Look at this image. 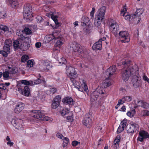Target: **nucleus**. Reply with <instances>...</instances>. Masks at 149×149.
Segmentation results:
<instances>
[{
    "mask_svg": "<svg viewBox=\"0 0 149 149\" xmlns=\"http://www.w3.org/2000/svg\"><path fill=\"white\" fill-rule=\"evenodd\" d=\"M139 135L142 136L144 139H149V134L146 132L142 130L139 132Z\"/></svg>",
    "mask_w": 149,
    "mask_h": 149,
    "instance_id": "nucleus-33",
    "label": "nucleus"
},
{
    "mask_svg": "<svg viewBox=\"0 0 149 149\" xmlns=\"http://www.w3.org/2000/svg\"><path fill=\"white\" fill-rule=\"evenodd\" d=\"M3 79L5 80H8L12 78V75L9 71H5L2 74Z\"/></svg>",
    "mask_w": 149,
    "mask_h": 149,
    "instance_id": "nucleus-30",
    "label": "nucleus"
},
{
    "mask_svg": "<svg viewBox=\"0 0 149 149\" xmlns=\"http://www.w3.org/2000/svg\"><path fill=\"white\" fill-rule=\"evenodd\" d=\"M123 97L121 99H120L118 100V105H120L125 102V101Z\"/></svg>",
    "mask_w": 149,
    "mask_h": 149,
    "instance_id": "nucleus-61",
    "label": "nucleus"
},
{
    "mask_svg": "<svg viewBox=\"0 0 149 149\" xmlns=\"http://www.w3.org/2000/svg\"><path fill=\"white\" fill-rule=\"evenodd\" d=\"M120 139V136L119 135H118L114 141V146L116 148V149H117L119 147V143Z\"/></svg>",
    "mask_w": 149,
    "mask_h": 149,
    "instance_id": "nucleus-29",
    "label": "nucleus"
},
{
    "mask_svg": "<svg viewBox=\"0 0 149 149\" xmlns=\"http://www.w3.org/2000/svg\"><path fill=\"white\" fill-rule=\"evenodd\" d=\"M60 47L57 46L56 45L54 46L52 52L53 55H57L60 52Z\"/></svg>",
    "mask_w": 149,
    "mask_h": 149,
    "instance_id": "nucleus-32",
    "label": "nucleus"
},
{
    "mask_svg": "<svg viewBox=\"0 0 149 149\" xmlns=\"http://www.w3.org/2000/svg\"><path fill=\"white\" fill-rule=\"evenodd\" d=\"M21 83L26 85L33 86L32 81H27L26 80H22L21 81Z\"/></svg>",
    "mask_w": 149,
    "mask_h": 149,
    "instance_id": "nucleus-38",
    "label": "nucleus"
},
{
    "mask_svg": "<svg viewBox=\"0 0 149 149\" xmlns=\"http://www.w3.org/2000/svg\"><path fill=\"white\" fill-rule=\"evenodd\" d=\"M105 93L104 89L100 85L96 90L94 91L91 94L90 100L91 102H93L97 100L99 94H104Z\"/></svg>",
    "mask_w": 149,
    "mask_h": 149,
    "instance_id": "nucleus-6",
    "label": "nucleus"
},
{
    "mask_svg": "<svg viewBox=\"0 0 149 149\" xmlns=\"http://www.w3.org/2000/svg\"><path fill=\"white\" fill-rule=\"evenodd\" d=\"M66 73L67 76L70 78V80L76 76L77 73L74 68L71 66H67L66 68Z\"/></svg>",
    "mask_w": 149,
    "mask_h": 149,
    "instance_id": "nucleus-7",
    "label": "nucleus"
},
{
    "mask_svg": "<svg viewBox=\"0 0 149 149\" xmlns=\"http://www.w3.org/2000/svg\"><path fill=\"white\" fill-rule=\"evenodd\" d=\"M124 129V128H123L120 125L118 127V129L117 132L118 133H120L121 132L123 131Z\"/></svg>",
    "mask_w": 149,
    "mask_h": 149,
    "instance_id": "nucleus-62",
    "label": "nucleus"
},
{
    "mask_svg": "<svg viewBox=\"0 0 149 149\" xmlns=\"http://www.w3.org/2000/svg\"><path fill=\"white\" fill-rule=\"evenodd\" d=\"M49 91L50 92L49 94V95L55 93L56 91V89L54 88H50Z\"/></svg>",
    "mask_w": 149,
    "mask_h": 149,
    "instance_id": "nucleus-58",
    "label": "nucleus"
},
{
    "mask_svg": "<svg viewBox=\"0 0 149 149\" xmlns=\"http://www.w3.org/2000/svg\"><path fill=\"white\" fill-rule=\"evenodd\" d=\"M149 104L146 102L143 101L141 107L146 109H147L149 108Z\"/></svg>",
    "mask_w": 149,
    "mask_h": 149,
    "instance_id": "nucleus-56",
    "label": "nucleus"
},
{
    "mask_svg": "<svg viewBox=\"0 0 149 149\" xmlns=\"http://www.w3.org/2000/svg\"><path fill=\"white\" fill-rule=\"evenodd\" d=\"M10 46L8 44H6L3 47V50L8 53H10Z\"/></svg>",
    "mask_w": 149,
    "mask_h": 149,
    "instance_id": "nucleus-45",
    "label": "nucleus"
},
{
    "mask_svg": "<svg viewBox=\"0 0 149 149\" xmlns=\"http://www.w3.org/2000/svg\"><path fill=\"white\" fill-rule=\"evenodd\" d=\"M139 129V126L138 124L135 123L131 124L127 130V132L129 134H132L138 131Z\"/></svg>",
    "mask_w": 149,
    "mask_h": 149,
    "instance_id": "nucleus-14",
    "label": "nucleus"
},
{
    "mask_svg": "<svg viewBox=\"0 0 149 149\" xmlns=\"http://www.w3.org/2000/svg\"><path fill=\"white\" fill-rule=\"evenodd\" d=\"M32 8V6L29 3L25 4L24 6V9H29Z\"/></svg>",
    "mask_w": 149,
    "mask_h": 149,
    "instance_id": "nucleus-55",
    "label": "nucleus"
},
{
    "mask_svg": "<svg viewBox=\"0 0 149 149\" xmlns=\"http://www.w3.org/2000/svg\"><path fill=\"white\" fill-rule=\"evenodd\" d=\"M36 21L38 22H41L42 21L43 19L42 17L40 16H38L36 18Z\"/></svg>",
    "mask_w": 149,
    "mask_h": 149,
    "instance_id": "nucleus-63",
    "label": "nucleus"
},
{
    "mask_svg": "<svg viewBox=\"0 0 149 149\" xmlns=\"http://www.w3.org/2000/svg\"><path fill=\"white\" fill-rule=\"evenodd\" d=\"M89 21V19L87 17L83 16L81 18V25L83 27H84L87 25L88 22Z\"/></svg>",
    "mask_w": 149,
    "mask_h": 149,
    "instance_id": "nucleus-27",
    "label": "nucleus"
},
{
    "mask_svg": "<svg viewBox=\"0 0 149 149\" xmlns=\"http://www.w3.org/2000/svg\"><path fill=\"white\" fill-rule=\"evenodd\" d=\"M136 113L135 109H132L127 113V115L130 117H132L134 116Z\"/></svg>",
    "mask_w": 149,
    "mask_h": 149,
    "instance_id": "nucleus-35",
    "label": "nucleus"
},
{
    "mask_svg": "<svg viewBox=\"0 0 149 149\" xmlns=\"http://www.w3.org/2000/svg\"><path fill=\"white\" fill-rule=\"evenodd\" d=\"M121 15L123 16L125 19L127 20L130 21L132 18H131L129 13L127 12V10H122L121 11Z\"/></svg>",
    "mask_w": 149,
    "mask_h": 149,
    "instance_id": "nucleus-25",
    "label": "nucleus"
},
{
    "mask_svg": "<svg viewBox=\"0 0 149 149\" xmlns=\"http://www.w3.org/2000/svg\"><path fill=\"white\" fill-rule=\"evenodd\" d=\"M44 69L48 70L51 68L49 63V62L45 61L43 63Z\"/></svg>",
    "mask_w": 149,
    "mask_h": 149,
    "instance_id": "nucleus-40",
    "label": "nucleus"
},
{
    "mask_svg": "<svg viewBox=\"0 0 149 149\" xmlns=\"http://www.w3.org/2000/svg\"><path fill=\"white\" fill-rule=\"evenodd\" d=\"M119 37L122 42H128L130 41V38L128 32L126 31H121L119 33Z\"/></svg>",
    "mask_w": 149,
    "mask_h": 149,
    "instance_id": "nucleus-8",
    "label": "nucleus"
},
{
    "mask_svg": "<svg viewBox=\"0 0 149 149\" xmlns=\"http://www.w3.org/2000/svg\"><path fill=\"white\" fill-rule=\"evenodd\" d=\"M79 144H80V142L76 141H72V145L73 146H75Z\"/></svg>",
    "mask_w": 149,
    "mask_h": 149,
    "instance_id": "nucleus-64",
    "label": "nucleus"
},
{
    "mask_svg": "<svg viewBox=\"0 0 149 149\" xmlns=\"http://www.w3.org/2000/svg\"><path fill=\"white\" fill-rule=\"evenodd\" d=\"M127 122V120L126 119H124L121 122L120 125L124 128L126 126Z\"/></svg>",
    "mask_w": 149,
    "mask_h": 149,
    "instance_id": "nucleus-50",
    "label": "nucleus"
},
{
    "mask_svg": "<svg viewBox=\"0 0 149 149\" xmlns=\"http://www.w3.org/2000/svg\"><path fill=\"white\" fill-rule=\"evenodd\" d=\"M25 104L22 102L18 103L14 109V112L18 113L21 112L24 109Z\"/></svg>",
    "mask_w": 149,
    "mask_h": 149,
    "instance_id": "nucleus-18",
    "label": "nucleus"
},
{
    "mask_svg": "<svg viewBox=\"0 0 149 149\" xmlns=\"http://www.w3.org/2000/svg\"><path fill=\"white\" fill-rule=\"evenodd\" d=\"M29 58V56L26 55H24L21 57V60L22 62H26Z\"/></svg>",
    "mask_w": 149,
    "mask_h": 149,
    "instance_id": "nucleus-46",
    "label": "nucleus"
},
{
    "mask_svg": "<svg viewBox=\"0 0 149 149\" xmlns=\"http://www.w3.org/2000/svg\"><path fill=\"white\" fill-rule=\"evenodd\" d=\"M73 50L74 52L72 53V57L73 58H75V55L78 56V55H80L81 56L85 57V54H86V52L83 50L82 47L78 43H76L72 47Z\"/></svg>",
    "mask_w": 149,
    "mask_h": 149,
    "instance_id": "nucleus-5",
    "label": "nucleus"
},
{
    "mask_svg": "<svg viewBox=\"0 0 149 149\" xmlns=\"http://www.w3.org/2000/svg\"><path fill=\"white\" fill-rule=\"evenodd\" d=\"M6 141H7L6 142L7 144L9 146L12 147L13 146L14 143L11 141L10 138L9 136H7L6 138Z\"/></svg>",
    "mask_w": 149,
    "mask_h": 149,
    "instance_id": "nucleus-41",
    "label": "nucleus"
},
{
    "mask_svg": "<svg viewBox=\"0 0 149 149\" xmlns=\"http://www.w3.org/2000/svg\"><path fill=\"white\" fill-rule=\"evenodd\" d=\"M83 124L87 128H90L92 125V120L90 117H85L82 121Z\"/></svg>",
    "mask_w": 149,
    "mask_h": 149,
    "instance_id": "nucleus-22",
    "label": "nucleus"
},
{
    "mask_svg": "<svg viewBox=\"0 0 149 149\" xmlns=\"http://www.w3.org/2000/svg\"><path fill=\"white\" fill-rule=\"evenodd\" d=\"M61 96L58 95L56 96L54 99L53 101L56 102H58L60 103V102L61 100Z\"/></svg>",
    "mask_w": 149,
    "mask_h": 149,
    "instance_id": "nucleus-48",
    "label": "nucleus"
},
{
    "mask_svg": "<svg viewBox=\"0 0 149 149\" xmlns=\"http://www.w3.org/2000/svg\"><path fill=\"white\" fill-rule=\"evenodd\" d=\"M124 61L122 62L123 65H125V67H128L126 70H123L122 73V79L125 81H127L129 79L131 74L133 75L135 74V69L133 68L134 65L132 66L130 63L131 62L130 60L125 59Z\"/></svg>",
    "mask_w": 149,
    "mask_h": 149,
    "instance_id": "nucleus-1",
    "label": "nucleus"
},
{
    "mask_svg": "<svg viewBox=\"0 0 149 149\" xmlns=\"http://www.w3.org/2000/svg\"><path fill=\"white\" fill-rule=\"evenodd\" d=\"M116 70V67L115 66H113L110 67L108 68L106 71V75L109 77L113 75L115 72Z\"/></svg>",
    "mask_w": 149,
    "mask_h": 149,
    "instance_id": "nucleus-20",
    "label": "nucleus"
},
{
    "mask_svg": "<svg viewBox=\"0 0 149 149\" xmlns=\"http://www.w3.org/2000/svg\"><path fill=\"white\" fill-rule=\"evenodd\" d=\"M111 80L108 78L104 81L100 85L104 89L110 86L111 84Z\"/></svg>",
    "mask_w": 149,
    "mask_h": 149,
    "instance_id": "nucleus-23",
    "label": "nucleus"
},
{
    "mask_svg": "<svg viewBox=\"0 0 149 149\" xmlns=\"http://www.w3.org/2000/svg\"><path fill=\"white\" fill-rule=\"evenodd\" d=\"M83 27L84 31L87 33L90 32L91 29V24L88 23L87 24V25H86V26Z\"/></svg>",
    "mask_w": 149,
    "mask_h": 149,
    "instance_id": "nucleus-36",
    "label": "nucleus"
},
{
    "mask_svg": "<svg viewBox=\"0 0 149 149\" xmlns=\"http://www.w3.org/2000/svg\"><path fill=\"white\" fill-rule=\"evenodd\" d=\"M33 116L35 119L43 120L44 115L43 113V111L41 110H34L32 111Z\"/></svg>",
    "mask_w": 149,
    "mask_h": 149,
    "instance_id": "nucleus-10",
    "label": "nucleus"
},
{
    "mask_svg": "<svg viewBox=\"0 0 149 149\" xmlns=\"http://www.w3.org/2000/svg\"><path fill=\"white\" fill-rule=\"evenodd\" d=\"M0 54H1L4 57H6L8 56V54H9V53L3 50L0 51Z\"/></svg>",
    "mask_w": 149,
    "mask_h": 149,
    "instance_id": "nucleus-57",
    "label": "nucleus"
},
{
    "mask_svg": "<svg viewBox=\"0 0 149 149\" xmlns=\"http://www.w3.org/2000/svg\"><path fill=\"white\" fill-rule=\"evenodd\" d=\"M103 126V125L102 124H98L96 127V129L101 132Z\"/></svg>",
    "mask_w": 149,
    "mask_h": 149,
    "instance_id": "nucleus-60",
    "label": "nucleus"
},
{
    "mask_svg": "<svg viewBox=\"0 0 149 149\" xmlns=\"http://www.w3.org/2000/svg\"><path fill=\"white\" fill-rule=\"evenodd\" d=\"M8 30V27L5 25H0V34L2 35L4 32Z\"/></svg>",
    "mask_w": 149,
    "mask_h": 149,
    "instance_id": "nucleus-34",
    "label": "nucleus"
},
{
    "mask_svg": "<svg viewBox=\"0 0 149 149\" xmlns=\"http://www.w3.org/2000/svg\"><path fill=\"white\" fill-rule=\"evenodd\" d=\"M11 123L16 129H20L22 127V120L20 119L14 118L12 119Z\"/></svg>",
    "mask_w": 149,
    "mask_h": 149,
    "instance_id": "nucleus-9",
    "label": "nucleus"
},
{
    "mask_svg": "<svg viewBox=\"0 0 149 149\" xmlns=\"http://www.w3.org/2000/svg\"><path fill=\"white\" fill-rule=\"evenodd\" d=\"M6 16L5 10H2L0 12V18H3Z\"/></svg>",
    "mask_w": 149,
    "mask_h": 149,
    "instance_id": "nucleus-52",
    "label": "nucleus"
},
{
    "mask_svg": "<svg viewBox=\"0 0 149 149\" xmlns=\"http://www.w3.org/2000/svg\"><path fill=\"white\" fill-rule=\"evenodd\" d=\"M125 101L130 102L132 99V97L130 96H126L123 97Z\"/></svg>",
    "mask_w": 149,
    "mask_h": 149,
    "instance_id": "nucleus-59",
    "label": "nucleus"
},
{
    "mask_svg": "<svg viewBox=\"0 0 149 149\" xmlns=\"http://www.w3.org/2000/svg\"><path fill=\"white\" fill-rule=\"evenodd\" d=\"M8 2L10 6L13 8H17L19 4L17 0H8Z\"/></svg>",
    "mask_w": 149,
    "mask_h": 149,
    "instance_id": "nucleus-26",
    "label": "nucleus"
},
{
    "mask_svg": "<svg viewBox=\"0 0 149 149\" xmlns=\"http://www.w3.org/2000/svg\"><path fill=\"white\" fill-rule=\"evenodd\" d=\"M106 39L105 37H103L95 43L92 46L93 49L94 50H100L102 47V41L105 40Z\"/></svg>",
    "mask_w": 149,
    "mask_h": 149,
    "instance_id": "nucleus-17",
    "label": "nucleus"
},
{
    "mask_svg": "<svg viewBox=\"0 0 149 149\" xmlns=\"http://www.w3.org/2000/svg\"><path fill=\"white\" fill-rule=\"evenodd\" d=\"M103 21L102 20L97 19L95 18L94 25L96 26H99L101 24L102 21Z\"/></svg>",
    "mask_w": 149,
    "mask_h": 149,
    "instance_id": "nucleus-42",
    "label": "nucleus"
},
{
    "mask_svg": "<svg viewBox=\"0 0 149 149\" xmlns=\"http://www.w3.org/2000/svg\"><path fill=\"white\" fill-rule=\"evenodd\" d=\"M55 40H56V45L59 47H61L64 44L65 41L64 38L61 37H56Z\"/></svg>",
    "mask_w": 149,
    "mask_h": 149,
    "instance_id": "nucleus-24",
    "label": "nucleus"
},
{
    "mask_svg": "<svg viewBox=\"0 0 149 149\" xmlns=\"http://www.w3.org/2000/svg\"><path fill=\"white\" fill-rule=\"evenodd\" d=\"M70 109L66 108H63L61 111H60L62 116H64L69 113Z\"/></svg>",
    "mask_w": 149,
    "mask_h": 149,
    "instance_id": "nucleus-37",
    "label": "nucleus"
},
{
    "mask_svg": "<svg viewBox=\"0 0 149 149\" xmlns=\"http://www.w3.org/2000/svg\"><path fill=\"white\" fill-rule=\"evenodd\" d=\"M55 12L54 13L52 12H50V13H46V15L49 17L51 18L52 19L56 15H55Z\"/></svg>",
    "mask_w": 149,
    "mask_h": 149,
    "instance_id": "nucleus-49",
    "label": "nucleus"
},
{
    "mask_svg": "<svg viewBox=\"0 0 149 149\" xmlns=\"http://www.w3.org/2000/svg\"><path fill=\"white\" fill-rule=\"evenodd\" d=\"M6 87L3 84H0V99L4 100L6 98Z\"/></svg>",
    "mask_w": 149,
    "mask_h": 149,
    "instance_id": "nucleus-15",
    "label": "nucleus"
},
{
    "mask_svg": "<svg viewBox=\"0 0 149 149\" xmlns=\"http://www.w3.org/2000/svg\"><path fill=\"white\" fill-rule=\"evenodd\" d=\"M62 102L64 104H66L71 105L74 104V101L72 98L70 97H67L63 98Z\"/></svg>",
    "mask_w": 149,
    "mask_h": 149,
    "instance_id": "nucleus-21",
    "label": "nucleus"
},
{
    "mask_svg": "<svg viewBox=\"0 0 149 149\" xmlns=\"http://www.w3.org/2000/svg\"><path fill=\"white\" fill-rule=\"evenodd\" d=\"M135 69V74L133 75L132 79V82L134 86L137 88L140 86L141 84V78L139 74V68L138 66L134 65L133 69Z\"/></svg>",
    "mask_w": 149,
    "mask_h": 149,
    "instance_id": "nucleus-2",
    "label": "nucleus"
},
{
    "mask_svg": "<svg viewBox=\"0 0 149 149\" xmlns=\"http://www.w3.org/2000/svg\"><path fill=\"white\" fill-rule=\"evenodd\" d=\"M109 27L111 31L114 34L117 33L118 26L116 22L113 21L110 24Z\"/></svg>",
    "mask_w": 149,
    "mask_h": 149,
    "instance_id": "nucleus-16",
    "label": "nucleus"
},
{
    "mask_svg": "<svg viewBox=\"0 0 149 149\" xmlns=\"http://www.w3.org/2000/svg\"><path fill=\"white\" fill-rule=\"evenodd\" d=\"M24 31L26 35H29L32 33L31 30L29 28L26 27L24 29Z\"/></svg>",
    "mask_w": 149,
    "mask_h": 149,
    "instance_id": "nucleus-51",
    "label": "nucleus"
},
{
    "mask_svg": "<svg viewBox=\"0 0 149 149\" xmlns=\"http://www.w3.org/2000/svg\"><path fill=\"white\" fill-rule=\"evenodd\" d=\"M105 13V10H98L97 11L95 18L100 19L103 20L104 19V15Z\"/></svg>",
    "mask_w": 149,
    "mask_h": 149,
    "instance_id": "nucleus-19",
    "label": "nucleus"
},
{
    "mask_svg": "<svg viewBox=\"0 0 149 149\" xmlns=\"http://www.w3.org/2000/svg\"><path fill=\"white\" fill-rule=\"evenodd\" d=\"M17 34L19 36L17 40H15L13 42V47L15 49L18 48H20L21 49H22L23 46L24 45V43L23 42V40H26L27 39L28 40L27 41L28 42L30 41V39L27 38H25L24 37L23 35L20 34L19 35L18 32L17 33Z\"/></svg>",
    "mask_w": 149,
    "mask_h": 149,
    "instance_id": "nucleus-3",
    "label": "nucleus"
},
{
    "mask_svg": "<svg viewBox=\"0 0 149 149\" xmlns=\"http://www.w3.org/2000/svg\"><path fill=\"white\" fill-rule=\"evenodd\" d=\"M34 64L33 61L32 60H29L27 62V65L29 67H31L33 66Z\"/></svg>",
    "mask_w": 149,
    "mask_h": 149,
    "instance_id": "nucleus-54",
    "label": "nucleus"
},
{
    "mask_svg": "<svg viewBox=\"0 0 149 149\" xmlns=\"http://www.w3.org/2000/svg\"><path fill=\"white\" fill-rule=\"evenodd\" d=\"M56 37H55L54 34H52L47 36L45 38V41L46 43H48L52 41V40H55Z\"/></svg>",
    "mask_w": 149,
    "mask_h": 149,
    "instance_id": "nucleus-28",
    "label": "nucleus"
},
{
    "mask_svg": "<svg viewBox=\"0 0 149 149\" xmlns=\"http://www.w3.org/2000/svg\"><path fill=\"white\" fill-rule=\"evenodd\" d=\"M142 14L141 10H136L135 13L132 15L131 17L135 23L138 24L140 21Z\"/></svg>",
    "mask_w": 149,
    "mask_h": 149,
    "instance_id": "nucleus-11",
    "label": "nucleus"
},
{
    "mask_svg": "<svg viewBox=\"0 0 149 149\" xmlns=\"http://www.w3.org/2000/svg\"><path fill=\"white\" fill-rule=\"evenodd\" d=\"M62 140L63 141V147H65L67 146L69 143V139H68L66 137H64Z\"/></svg>",
    "mask_w": 149,
    "mask_h": 149,
    "instance_id": "nucleus-44",
    "label": "nucleus"
},
{
    "mask_svg": "<svg viewBox=\"0 0 149 149\" xmlns=\"http://www.w3.org/2000/svg\"><path fill=\"white\" fill-rule=\"evenodd\" d=\"M73 85L75 87L77 88L80 91H83V88L85 91H87L88 88L86 84V81L84 79H81L79 80L80 83L78 81L74 78L70 80Z\"/></svg>",
    "mask_w": 149,
    "mask_h": 149,
    "instance_id": "nucleus-4",
    "label": "nucleus"
},
{
    "mask_svg": "<svg viewBox=\"0 0 149 149\" xmlns=\"http://www.w3.org/2000/svg\"><path fill=\"white\" fill-rule=\"evenodd\" d=\"M45 81L44 80H41L38 78L37 79L33 81H32L33 85L39 84L40 83H45Z\"/></svg>",
    "mask_w": 149,
    "mask_h": 149,
    "instance_id": "nucleus-39",
    "label": "nucleus"
},
{
    "mask_svg": "<svg viewBox=\"0 0 149 149\" xmlns=\"http://www.w3.org/2000/svg\"><path fill=\"white\" fill-rule=\"evenodd\" d=\"M58 17V16L56 15L52 19L56 25V26L55 27L56 29L57 28L61 25L58 22L57 19Z\"/></svg>",
    "mask_w": 149,
    "mask_h": 149,
    "instance_id": "nucleus-43",
    "label": "nucleus"
},
{
    "mask_svg": "<svg viewBox=\"0 0 149 149\" xmlns=\"http://www.w3.org/2000/svg\"><path fill=\"white\" fill-rule=\"evenodd\" d=\"M43 118L44 119L43 120H45L49 122H52L53 120L52 118L45 115Z\"/></svg>",
    "mask_w": 149,
    "mask_h": 149,
    "instance_id": "nucleus-53",
    "label": "nucleus"
},
{
    "mask_svg": "<svg viewBox=\"0 0 149 149\" xmlns=\"http://www.w3.org/2000/svg\"><path fill=\"white\" fill-rule=\"evenodd\" d=\"M60 103L58 102H56L52 101V107L53 109H55L59 106Z\"/></svg>",
    "mask_w": 149,
    "mask_h": 149,
    "instance_id": "nucleus-47",
    "label": "nucleus"
},
{
    "mask_svg": "<svg viewBox=\"0 0 149 149\" xmlns=\"http://www.w3.org/2000/svg\"><path fill=\"white\" fill-rule=\"evenodd\" d=\"M32 10H24L23 15L26 21L28 22L31 21L32 19L33 15H32Z\"/></svg>",
    "mask_w": 149,
    "mask_h": 149,
    "instance_id": "nucleus-13",
    "label": "nucleus"
},
{
    "mask_svg": "<svg viewBox=\"0 0 149 149\" xmlns=\"http://www.w3.org/2000/svg\"><path fill=\"white\" fill-rule=\"evenodd\" d=\"M8 71L12 74H15L18 71L17 68L15 66H12L11 67H8Z\"/></svg>",
    "mask_w": 149,
    "mask_h": 149,
    "instance_id": "nucleus-31",
    "label": "nucleus"
},
{
    "mask_svg": "<svg viewBox=\"0 0 149 149\" xmlns=\"http://www.w3.org/2000/svg\"><path fill=\"white\" fill-rule=\"evenodd\" d=\"M19 92L21 94L25 96H29L30 94V90L29 87L27 86L24 87L23 88L21 87L18 88Z\"/></svg>",
    "mask_w": 149,
    "mask_h": 149,
    "instance_id": "nucleus-12",
    "label": "nucleus"
}]
</instances>
